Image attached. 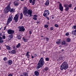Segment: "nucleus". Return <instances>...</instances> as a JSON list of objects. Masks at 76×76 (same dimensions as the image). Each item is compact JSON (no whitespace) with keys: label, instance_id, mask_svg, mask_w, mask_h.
<instances>
[{"label":"nucleus","instance_id":"obj_1","mask_svg":"<svg viewBox=\"0 0 76 76\" xmlns=\"http://www.w3.org/2000/svg\"><path fill=\"white\" fill-rule=\"evenodd\" d=\"M44 64V58L42 57L39 61L38 63L37 64V66L36 67L37 69H39L41 67H42Z\"/></svg>","mask_w":76,"mask_h":76},{"label":"nucleus","instance_id":"obj_2","mask_svg":"<svg viewBox=\"0 0 76 76\" xmlns=\"http://www.w3.org/2000/svg\"><path fill=\"white\" fill-rule=\"evenodd\" d=\"M69 67L68 64L67 62L65 61L63 62L60 66V69L61 70H63V69L66 70Z\"/></svg>","mask_w":76,"mask_h":76},{"label":"nucleus","instance_id":"obj_3","mask_svg":"<svg viewBox=\"0 0 76 76\" xmlns=\"http://www.w3.org/2000/svg\"><path fill=\"white\" fill-rule=\"evenodd\" d=\"M11 4L10 3L8 4L7 7H6V10L4 11L5 13H8L10 11V10H11V7H10V6Z\"/></svg>","mask_w":76,"mask_h":76},{"label":"nucleus","instance_id":"obj_4","mask_svg":"<svg viewBox=\"0 0 76 76\" xmlns=\"http://www.w3.org/2000/svg\"><path fill=\"white\" fill-rule=\"evenodd\" d=\"M32 10H28L27 12H26V13L25 15V16H27L28 17L29 16V17H31L32 16Z\"/></svg>","mask_w":76,"mask_h":76},{"label":"nucleus","instance_id":"obj_5","mask_svg":"<svg viewBox=\"0 0 76 76\" xmlns=\"http://www.w3.org/2000/svg\"><path fill=\"white\" fill-rule=\"evenodd\" d=\"M19 16V15H18V14H17L15 15V17L13 18V20L15 22H17L18 21Z\"/></svg>","mask_w":76,"mask_h":76},{"label":"nucleus","instance_id":"obj_6","mask_svg":"<svg viewBox=\"0 0 76 76\" xmlns=\"http://www.w3.org/2000/svg\"><path fill=\"white\" fill-rule=\"evenodd\" d=\"M18 28L19 29L18 31L19 32H24L25 30L23 26H19Z\"/></svg>","mask_w":76,"mask_h":76},{"label":"nucleus","instance_id":"obj_7","mask_svg":"<svg viewBox=\"0 0 76 76\" xmlns=\"http://www.w3.org/2000/svg\"><path fill=\"white\" fill-rule=\"evenodd\" d=\"M50 14V12L48 10H46L44 11V13L43 14V16L44 17H46L47 16H48Z\"/></svg>","mask_w":76,"mask_h":76},{"label":"nucleus","instance_id":"obj_8","mask_svg":"<svg viewBox=\"0 0 76 76\" xmlns=\"http://www.w3.org/2000/svg\"><path fill=\"white\" fill-rule=\"evenodd\" d=\"M13 19V17L12 15H10L9 18L7 21V24H9L10 22Z\"/></svg>","mask_w":76,"mask_h":76},{"label":"nucleus","instance_id":"obj_9","mask_svg":"<svg viewBox=\"0 0 76 76\" xmlns=\"http://www.w3.org/2000/svg\"><path fill=\"white\" fill-rule=\"evenodd\" d=\"M28 8L26 7H24L23 10V13L24 16H25V14L27 13V12H28Z\"/></svg>","mask_w":76,"mask_h":76},{"label":"nucleus","instance_id":"obj_10","mask_svg":"<svg viewBox=\"0 0 76 76\" xmlns=\"http://www.w3.org/2000/svg\"><path fill=\"white\" fill-rule=\"evenodd\" d=\"M7 32L8 34H11L13 35L15 33V31L11 29H9L7 30Z\"/></svg>","mask_w":76,"mask_h":76},{"label":"nucleus","instance_id":"obj_11","mask_svg":"<svg viewBox=\"0 0 76 76\" xmlns=\"http://www.w3.org/2000/svg\"><path fill=\"white\" fill-rule=\"evenodd\" d=\"M58 3H59V9L60 10L61 12H63V7L62 6V4H61L59 2H58Z\"/></svg>","mask_w":76,"mask_h":76},{"label":"nucleus","instance_id":"obj_12","mask_svg":"<svg viewBox=\"0 0 76 76\" xmlns=\"http://www.w3.org/2000/svg\"><path fill=\"white\" fill-rule=\"evenodd\" d=\"M7 63L9 65H11V64L13 63V62L11 60H9L7 61Z\"/></svg>","mask_w":76,"mask_h":76},{"label":"nucleus","instance_id":"obj_13","mask_svg":"<svg viewBox=\"0 0 76 76\" xmlns=\"http://www.w3.org/2000/svg\"><path fill=\"white\" fill-rule=\"evenodd\" d=\"M49 3H50V1L48 0H47L46 2L45 3V4L46 5V6H48V5H49Z\"/></svg>","mask_w":76,"mask_h":76},{"label":"nucleus","instance_id":"obj_14","mask_svg":"<svg viewBox=\"0 0 76 76\" xmlns=\"http://www.w3.org/2000/svg\"><path fill=\"white\" fill-rule=\"evenodd\" d=\"M15 9L14 8H12L11 9L10 12L11 13H14V12H15Z\"/></svg>","mask_w":76,"mask_h":76},{"label":"nucleus","instance_id":"obj_15","mask_svg":"<svg viewBox=\"0 0 76 76\" xmlns=\"http://www.w3.org/2000/svg\"><path fill=\"white\" fill-rule=\"evenodd\" d=\"M34 18H33L34 20H37V15H35L34 16H33Z\"/></svg>","mask_w":76,"mask_h":76},{"label":"nucleus","instance_id":"obj_16","mask_svg":"<svg viewBox=\"0 0 76 76\" xmlns=\"http://www.w3.org/2000/svg\"><path fill=\"white\" fill-rule=\"evenodd\" d=\"M34 74H35V76H38L39 75V72H38L35 71L34 72Z\"/></svg>","mask_w":76,"mask_h":76},{"label":"nucleus","instance_id":"obj_17","mask_svg":"<svg viewBox=\"0 0 76 76\" xmlns=\"http://www.w3.org/2000/svg\"><path fill=\"white\" fill-rule=\"evenodd\" d=\"M6 47L8 50H12L11 47L9 46H7Z\"/></svg>","mask_w":76,"mask_h":76},{"label":"nucleus","instance_id":"obj_18","mask_svg":"<svg viewBox=\"0 0 76 76\" xmlns=\"http://www.w3.org/2000/svg\"><path fill=\"white\" fill-rule=\"evenodd\" d=\"M23 76H28V74L26 72H23Z\"/></svg>","mask_w":76,"mask_h":76},{"label":"nucleus","instance_id":"obj_19","mask_svg":"<svg viewBox=\"0 0 76 76\" xmlns=\"http://www.w3.org/2000/svg\"><path fill=\"white\" fill-rule=\"evenodd\" d=\"M14 4L15 5V6H18L19 4H18V2L15 1L14 2Z\"/></svg>","mask_w":76,"mask_h":76},{"label":"nucleus","instance_id":"obj_20","mask_svg":"<svg viewBox=\"0 0 76 76\" xmlns=\"http://www.w3.org/2000/svg\"><path fill=\"white\" fill-rule=\"evenodd\" d=\"M59 59L60 60H63L64 59V56H61L59 57Z\"/></svg>","mask_w":76,"mask_h":76},{"label":"nucleus","instance_id":"obj_21","mask_svg":"<svg viewBox=\"0 0 76 76\" xmlns=\"http://www.w3.org/2000/svg\"><path fill=\"white\" fill-rule=\"evenodd\" d=\"M3 40L2 39V37H1L0 36V43H3Z\"/></svg>","mask_w":76,"mask_h":76},{"label":"nucleus","instance_id":"obj_22","mask_svg":"<svg viewBox=\"0 0 76 76\" xmlns=\"http://www.w3.org/2000/svg\"><path fill=\"white\" fill-rule=\"evenodd\" d=\"M23 39L24 40V42H28V40L27 39H25L24 37L23 38Z\"/></svg>","mask_w":76,"mask_h":76},{"label":"nucleus","instance_id":"obj_23","mask_svg":"<svg viewBox=\"0 0 76 76\" xmlns=\"http://www.w3.org/2000/svg\"><path fill=\"white\" fill-rule=\"evenodd\" d=\"M20 19H22V18H23V14L22 13H21L20 14Z\"/></svg>","mask_w":76,"mask_h":76},{"label":"nucleus","instance_id":"obj_24","mask_svg":"<svg viewBox=\"0 0 76 76\" xmlns=\"http://www.w3.org/2000/svg\"><path fill=\"white\" fill-rule=\"evenodd\" d=\"M20 43H19L18 45H17L16 46V47L17 48H19V47H20Z\"/></svg>","mask_w":76,"mask_h":76},{"label":"nucleus","instance_id":"obj_25","mask_svg":"<svg viewBox=\"0 0 76 76\" xmlns=\"http://www.w3.org/2000/svg\"><path fill=\"white\" fill-rule=\"evenodd\" d=\"M17 38L18 39H21V36L20 35H18L17 36Z\"/></svg>","mask_w":76,"mask_h":76},{"label":"nucleus","instance_id":"obj_26","mask_svg":"<svg viewBox=\"0 0 76 76\" xmlns=\"http://www.w3.org/2000/svg\"><path fill=\"white\" fill-rule=\"evenodd\" d=\"M36 0H32V5H34L35 3V1Z\"/></svg>","mask_w":76,"mask_h":76},{"label":"nucleus","instance_id":"obj_27","mask_svg":"<svg viewBox=\"0 0 76 76\" xmlns=\"http://www.w3.org/2000/svg\"><path fill=\"white\" fill-rule=\"evenodd\" d=\"M11 53H12V54H15L16 53V51L15 50H12L11 51Z\"/></svg>","mask_w":76,"mask_h":76},{"label":"nucleus","instance_id":"obj_28","mask_svg":"<svg viewBox=\"0 0 76 76\" xmlns=\"http://www.w3.org/2000/svg\"><path fill=\"white\" fill-rule=\"evenodd\" d=\"M69 7H66L65 9V11H69Z\"/></svg>","mask_w":76,"mask_h":76},{"label":"nucleus","instance_id":"obj_29","mask_svg":"<svg viewBox=\"0 0 76 76\" xmlns=\"http://www.w3.org/2000/svg\"><path fill=\"white\" fill-rule=\"evenodd\" d=\"M66 40L67 41V42H70V39L69 38H67L66 39Z\"/></svg>","mask_w":76,"mask_h":76},{"label":"nucleus","instance_id":"obj_30","mask_svg":"<svg viewBox=\"0 0 76 76\" xmlns=\"http://www.w3.org/2000/svg\"><path fill=\"white\" fill-rule=\"evenodd\" d=\"M13 36V34H10V35H9L8 36V37L10 38H12Z\"/></svg>","mask_w":76,"mask_h":76},{"label":"nucleus","instance_id":"obj_31","mask_svg":"<svg viewBox=\"0 0 76 76\" xmlns=\"http://www.w3.org/2000/svg\"><path fill=\"white\" fill-rule=\"evenodd\" d=\"M59 41H57L56 42V43L57 44H60L61 43V42L60 41V40H59Z\"/></svg>","mask_w":76,"mask_h":76},{"label":"nucleus","instance_id":"obj_32","mask_svg":"<svg viewBox=\"0 0 76 76\" xmlns=\"http://www.w3.org/2000/svg\"><path fill=\"white\" fill-rule=\"evenodd\" d=\"M61 44L62 45H64V44H66V41H63L61 42Z\"/></svg>","mask_w":76,"mask_h":76},{"label":"nucleus","instance_id":"obj_33","mask_svg":"<svg viewBox=\"0 0 76 76\" xmlns=\"http://www.w3.org/2000/svg\"><path fill=\"white\" fill-rule=\"evenodd\" d=\"M48 70V67H46L44 69V70L45 71H47Z\"/></svg>","mask_w":76,"mask_h":76},{"label":"nucleus","instance_id":"obj_34","mask_svg":"<svg viewBox=\"0 0 76 76\" xmlns=\"http://www.w3.org/2000/svg\"><path fill=\"white\" fill-rule=\"evenodd\" d=\"M12 39V38H11V37H9L8 38V41H10Z\"/></svg>","mask_w":76,"mask_h":76},{"label":"nucleus","instance_id":"obj_35","mask_svg":"<svg viewBox=\"0 0 76 76\" xmlns=\"http://www.w3.org/2000/svg\"><path fill=\"white\" fill-rule=\"evenodd\" d=\"M72 4H70L69 5H68L67 7H70V8H71L72 7Z\"/></svg>","mask_w":76,"mask_h":76},{"label":"nucleus","instance_id":"obj_36","mask_svg":"<svg viewBox=\"0 0 76 76\" xmlns=\"http://www.w3.org/2000/svg\"><path fill=\"white\" fill-rule=\"evenodd\" d=\"M29 52H27L26 53V56H28H28H29Z\"/></svg>","mask_w":76,"mask_h":76},{"label":"nucleus","instance_id":"obj_37","mask_svg":"<svg viewBox=\"0 0 76 76\" xmlns=\"http://www.w3.org/2000/svg\"><path fill=\"white\" fill-rule=\"evenodd\" d=\"M65 35H66V36H69V32L66 33L65 34Z\"/></svg>","mask_w":76,"mask_h":76},{"label":"nucleus","instance_id":"obj_38","mask_svg":"<svg viewBox=\"0 0 76 76\" xmlns=\"http://www.w3.org/2000/svg\"><path fill=\"white\" fill-rule=\"evenodd\" d=\"M4 60V61H6V60H7V58L6 57H4L3 59Z\"/></svg>","mask_w":76,"mask_h":76},{"label":"nucleus","instance_id":"obj_39","mask_svg":"<svg viewBox=\"0 0 76 76\" xmlns=\"http://www.w3.org/2000/svg\"><path fill=\"white\" fill-rule=\"evenodd\" d=\"M46 61H48L49 60V58H45Z\"/></svg>","mask_w":76,"mask_h":76},{"label":"nucleus","instance_id":"obj_40","mask_svg":"<svg viewBox=\"0 0 76 76\" xmlns=\"http://www.w3.org/2000/svg\"><path fill=\"white\" fill-rule=\"evenodd\" d=\"M44 26H45V28H48V26L47 25H45Z\"/></svg>","mask_w":76,"mask_h":76},{"label":"nucleus","instance_id":"obj_41","mask_svg":"<svg viewBox=\"0 0 76 76\" xmlns=\"http://www.w3.org/2000/svg\"><path fill=\"white\" fill-rule=\"evenodd\" d=\"M55 26L56 28H58V25L56 24L55 25Z\"/></svg>","mask_w":76,"mask_h":76},{"label":"nucleus","instance_id":"obj_42","mask_svg":"<svg viewBox=\"0 0 76 76\" xmlns=\"http://www.w3.org/2000/svg\"><path fill=\"white\" fill-rule=\"evenodd\" d=\"M29 2L30 3H32V0H29Z\"/></svg>","mask_w":76,"mask_h":76},{"label":"nucleus","instance_id":"obj_43","mask_svg":"<svg viewBox=\"0 0 76 76\" xmlns=\"http://www.w3.org/2000/svg\"><path fill=\"white\" fill-rule=\"evenodd\" d=\"M46 40L47 41H49V38L47 37L46 38Z\"/></svg>","mask_w":76,"mask_h":76},{"label":"nucleus","instance_id":"obj_44","mask_svg":"<svg viewBox=\"0 0 76 76\" xmlns=\"http://www.w3.org/2000/svg\"><path fill=\"white\" fill-rule=\"evenodd\" d=\"M2 38L3 39H5L6 38V36H5L4 35L2 36Z\"/></svg>","mask_w":76,"mask_h":76},{"label":"nucleus","instance_id":"obj_45","mask_svg":"<svg viewBox=\"0 0 76 76\" xmlns=\"http://www.w3.org/2000/svg\"><path fill=\"white\" fill-rule=\"evenodd\" d=\"M50 29L51 31L53 30V27H50Z\"/></svg>","mask_w":76,"mask_h":76},{"label":"nucleus","instance_id":"obj_46","mask_svg":"<svg viewBox=\"0 0 76 76\" xmlns=\"http://www.w3.org/2000/svg\"><path fill=\"white\" fill-rule=\"evenodd\" d=\"M34 56L35 57H37L38 56V55L37 54H34Z\"/></svg>","mask_w":76,"mask_h":76},{"label":"nucleus","instance_id":"obj_47","mask_svg":"<svg viewBox=\"0 0 76 76\" xmlns=\"http://www.w3.org/2000/svg\"><path fill=\"white\" fill-rule=\"evenodd\" d=\"M46 18L48 20H50V18L46 16Z\"/></svg>","mask_w":76,"mask_h":76},{"label":"nucleus","instance_id":"obj_48","mask_svg":"<svg viewBox=\"0 0 76 76\" xmlns=\"http://www.w3.org/2000/svg\"><path fill=\"white\" fill-rule=\"evenodd\" d=\"M29 34H32V32L31 31H29Z\"/></svg>","mask_w":76,"mask_h":76},{"label":"nucleus","instance_id":"obj_49","mask_svg":"<svg viewBox=\"0 0 76 76\" xmlns=\"http://www.w3.org/2000/svg\"><path fill=\"white\" fill-rule=\"evenodd\" d=\"M37 23H40V21H37Z\"/></svg>","mask_w":76,"mask_h":76},{"label":"nucleus","instance_id":"obj_50","mask_svg":"<svg viewBox=\"0 0 76 76\" xmlns=\"http://www.w3.org/2000/svg\"><path fill=\"white\" fill-rule=\"evenodd\" d=\"M75 33V31H72V34H74V33Z\"/></svg>","mask_w":76,"mask_h":76},{"label":"nucleus","instance_id":"obj_51","mask_svg":"<svg viewBox=\"0 0 76 76\" xmlns=\"http://www.w3.org/2000/svg\"><path fill=\"white\" fill-rule=\"evenodd\" d=\"M6 26H5V27H4V30H6Z\"/></svg>","mask_w":76,"mask_h":76},{"label":"nucleus","instance_id":"obj_52","mask_svg":"<svg viewBox=\"0 0 76 76\" xmlns=\"http://www.w3.org/2000/svg\"><path fill=\"white\" fill-rule=\"evenodd\" d=\"M13 75L12 74H10L8 75V76H12Z\"/></svg>","mask_w":76,"mask_h":76},{"label":"nucleus","instance_id":"obj_53","mask_svg":"<svg viewBox=\"0 0 76 76\" xmlns=\"http://www.w3.org/2000/svg\"><path fill=\"white\" fill-rule=\"evenodd\" d=\"M74 29H76V26H74Z\"/></svg>","mask_w":76,"mask_h":76},{"label":"nucleus","instance_id":"obj_54","mask_svg":"<svg viewBox=\"0 0 76 76\" xmlns=\"http://www.w3.org/2000/svg\"><path fill=\"white\" fill-rule=\"evenodd\" d=\"M13 49H14V50H16V48H15V46L14 47Z\"/></svg>","mask_w":76,"mask_h":76},{"label":"nucleus","instance_id":"obj_55","mask_svg":"<svg viewBox=\"0 0 76 76\" xmlns=\"http://www.w3.org/2000/svg\"><path fill=\"white\" fill-rule=\"evenodd\" d=\"M31 58H32L33 59L34 58V57L32 55H31Z\"/></svg>","mask_w":76,"mask_h":76},{"label":"nucleus","instance_id":"obj_56","mask_svg":"<svg viewBox=\"0 0 76 76\" xmlns=\"http://www.w3.org/2000/svg\"><path fill=\"white\" fill-rule=\"evenodd\" d=\"M57 60L58 61H60V59H58Z\"/></svg>","mask_w":76,"mask_h":76},{"label":"nucleus","instance_id":"obj_57","mask_svg":"<svg viewBox=\"0 0 76 76\" xmlns=\"http://www.w3.org/2000/svg\"><path fill=\"white\" fill-rule=\"evenodd\" d=\"M75 33H76V29L74 31Z\"/></svg>","mask_w":76,"mask_h":76},{"label":"nucleus","instance_id":"obj_58","mask_svg":"<svg viewBox=\"0 0 76 76\" xmlns=\"http://www.w3.org/2000/svg\"><path fill=\"white\" fill-rule=\"evenodd\" d=\"M74 10H76V7L74 8Z\"/></svg>","mask_w":76,"mask_h":76},{"label":"nucleus","instance_id":"obj_59","mask_svg":"<svg viewBox=\"0 0 76 76\" xmlns=\"http://www.w3.org/2000/svg\"><path fill=\"white\" fill-rule=\"evenodd\" d=\"M47 24H49V23H50L49 22H47Z\"/></svg>","mask_w":76,"mask_h":76},{"label":"nucleus","instance_id":"obj_60","mask_svg":"<svg viewBox=\"0 0 76 76\" xmlns=\"http://www.w3.org/2000/svg\"><path fill=\"white\" fill-rule=\"evenodd\" d=\"M64 7H67V6H66V5H65L64 6Z\"/></svg>","mask_w":76,"mask_h":76},{"label":"nucleus","instance_id":"obj_61","mask_svg":"<svg viewBox=\"0 0 76 76\" xmlns=\"http://www.w3.org/2000/svg\"><path fill=\"white\" fill-rule=\"evenodd\" d=\"M41 37H44L43 36H41Z\"/></svg>","mask_w":76,"mask_h":76},{"label":"nucleus","instance_id":"obj_62","mask_svg":"<svg viewBox=\"0 0 76 76\" xmlns=\"http://www.w3.org/2000/svg\"><path fill=\"white\" fill-rule=\"evenodd\" d=\"M21 1H24V0H20Z\"/></svg>","mask_w":76,"mask_h":76},{"label":"nucleus","instance_id":"obj_63","mask_svg":"<svg viewBox=\"0 0 76 76\" xmlns=\"http://www.w3.org/2000/svg\"><path fill=\"white\" fill-rule=\"evenodd\" d=\"M74 35H76V33H74Z\"/></svg>","mask_w":76,"mask_h":76},{"label":"nucleus","instance_id":"obj_64","mask_svg":"<svg viewBox=\"0 0 76 76\" xmlns=\"http://www.w3.org/2000/svg\"><path fill=\"white\" fill-rule=\"evenodd\" d=\"M1 47H0V50H1Z\"/></svg>","mask_w":76,"mask_h":76}]
</instances>
